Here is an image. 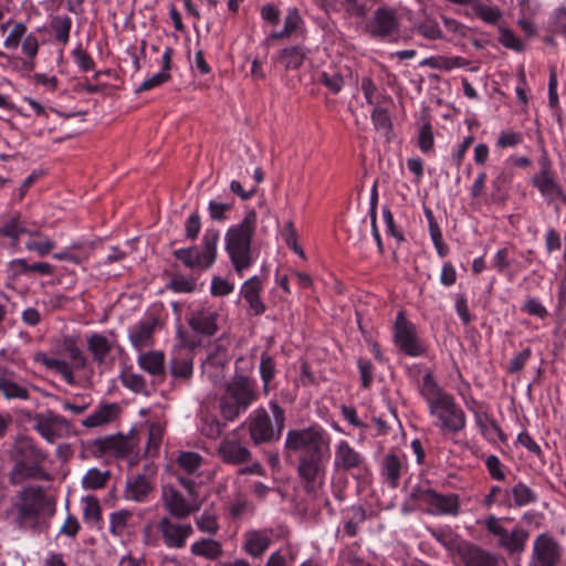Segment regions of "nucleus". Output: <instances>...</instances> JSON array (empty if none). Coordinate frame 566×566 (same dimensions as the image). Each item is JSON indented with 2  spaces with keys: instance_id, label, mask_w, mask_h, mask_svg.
Listing matches in <instances>:
<instances>
[{
  "instance_id": "f257e3e1",
  "label": "nucleus",
  "mask_w": 566,
  "mask_h": 566,
  "mask_svg": "<svg viewBox=\"0 0 566 566\" xmlns=\"http://www.w3.org/2000/svg\"><path fill=\"white\" fill-rule=\"evenodd\" d=\"M329 448L331 437L318 424L291 429L286 432L284 453L297 455V474L305 492L312 496H316L324 485Z\"/></svg>"
},
{
  "instance_id": "f03ea898",
  "label": "nucleus",
  "mask_w": 566,
  "mask_h": 566,
  "mask_svg": "<svg viewBox=\"0 0 566 566\" xmlns=\"http://www.w3.org/2000/svg\"><path fill=\"white\" fill-rule=\"evenodd\" d=\"M13 509L19 527H48L56 512V496L50 488L29 484L17 492Z\"/></svg>"
},
{
  "instance_id": "7ed1b4c3",
  "label": "nucleus",
  "mask_w": 566,
  "mask_h": 566,
  "mask_svg": "<svg viewBox=\"0 0 566 566\" xmlns=\"http://www.w3.org/2000/svg\"><path fill=\"white\" fill-rule=\"evenodd\" d=\"M418 388L428 403L430 415L438 419L437 424L443 432L455 433L464 429V411L455 403L453 396L438 385L432 370L424 373Z\"/></svg>"
},
{
  "instance_id": "20e7f679",
  "label": "nucleus",
  "mask_w": 566,
  "mask_h": 566,
  "mask_svg": "<svg viewBox=\"0 0 566 566\" xmlns=\"http://www.w3.org/2000/svg\"><path fill=\"white\" fill-rule=\"evenodd\" d=\"M11 458L13 465L9 473V482L12 485L22 484L28 480H52V475L43 469L46 454L31 438H18L12 447Z\"/></svg>"
},
{
  "instance_id": "39448f33",
  "label": "nucleus",
  "mask_w": 566,
  "mask_h": 566,
  "mask_svg": "<svg viewBox=\"0 0 566 566\" xmlns=\"http://www.w3.org/2000/svg\"><path fill=\"white\" fill-rule=\"evenodd\" d=\"M256 228V212L249 210L243 220L228 229L226 233V250L238 274L249 269L253 263L251 242Z\"/></svg>"
},
{
  "instance_id": "423d86ee",
  "label": "nucleus",
  "mask_w": 566,
  "mask_h": 566,
  "mask_svg": "<svg viewBox=\"0 0 566 566\" xmlns=\"http://www.w3.org/2000/svg\"><path fill=\"white\" fill-rule=\"evenodd\" d=\"M272 417L264 408L250 413L247 427L255 446L279 441L285 427V410L276 402L270 401Z\"/></svg>"
},
{
  "instance_id": "0eeeda50",
  "label": "nucleus",
  "mask_w": 566,
  "mask_h": 566,
  "mask_svg": "<svg viewBox=\"0 0 566 566\" xmlns=\"http://www.w3.org/2000/svg\"><path fill=\"white\" fill-rule=\"evenodd\" d=\"M255 385L244 375H235L220 399V412L227 421L235 420L256 399Z\"/></svg>"
},
{
  "instance_id": "6e6552de",
  "label": "nucleus",
  "mask_w": 566,
  "mask_h": 566,
  "mask_svg": "<svg viewBox=\"0 0 566 566\" xmlns=\"http://www.w3.org/2000/svg\"><path fill=\"white\" fill-rule=\"evenodd\" d=\"M219 238L220 233L217 229H207L202 237L201 249L197 245L181 248L175 250L172 255L192 271L208 270L217 260Z\"/></svg>"
},
{
  "instance_id": "1a4fd4ad",
  "label": "nucleus",
  "mask_w": 566,
  "mask_h": 566,
  "mask_svg": "<svg viewBox=\"0 0 566 566\" xmlns=\"http://www.w3.org/2000/svg\"><path fill=\"white\" fill-rule=\"evenodd\" d=\"M448 549L453 551L464 566H500V559L493 552L470 541L447 539L444 535H434Z\"/></svg>"
},
{
  "instance_id": "9d476101",
  "label": "nucleus",
  "mask_w": 566,
  "mask_h": 566,
  "mask_svg": "<svg viewBox=\"0 0 566 566\" xmlns=\"http://www.w3.org/2000/svg\"><path fill=\"white\" fill-rule=\"evenodd\" d=\"M410 499L426 504L427 513L431 515L457 516L460 513V496L455 493L441 494L431 488L416 486L410 492Z\"/></svg>"
},
{
  "instance_id": "9b49d317",
  "label": "nucleus",
  "mask_w": 566,
  "mask_h": 566,
  "mask_svg": "<svg viewBox=\"0 0 566 566\" xmlns=\"http://www.w3.org/2000/svg\"><path fill=\"white\" fill-rule=\"evenodd\" d=\"M161 501L163 506L169 514L178 520L188 517L201 507L199 499L182 494L172 484H164L161 486Z\"/></svg>"
},
{
  "instance_id": "f8f14e48",
  "label": "nucleus",
  "mask_w": 566,
  "mask_h": 566,
  "mask_svg": "<svg viewBox=\"0 0 566 566\" xmlns=\"http://www.w3.org/2000/svg\"><path fill=\"white\" fill-rule=\"evenodd\" d=\"M538 164L541 169L532 178L533 186L538 189L547 202L559 201L565 203L566 196L562 186L554 178L551 160L545 153L541 156Z\"/></svg>"
},
{
  "instance_id": "ddd939ff",
  "label": "nucleus",
  "mask_w": 566,
  "mask_h": 566,
  "mask_svg": "<svg viewBox=\"0 0 566 566\" xmlns=\"http://www.w3.org/2000/svg\"><path fill=\"white\" fill-rule=\"evenodd\" d=\"M396 345L409 356H419L424 353V347L419 342L416 326L409 322L402 312H399L395 324Z\"/></svg>"
},
{
  "instance_id": "4468645a",
  "label": "nucleus",
  "mask_w": 566,
  "mask_h": 566,
  "mask_svg": "<svg viewBox=\"0 0 566 566\" xmlns=\"http://www.w3.org/2000/svg\"><path fill=\"white\" fill-rule=\"evenodd\" d=\"M136 444L137 441L133 434L126 437L123 434L107 436L92 442L95 455L103 457L107 454L116 458L127 457L134 451Z\"/></svg>"
},
{
  "instance_id": "2eb2a0df",
  "label": "nucleus",
  "mask_w": 566,
  "mask_h": 566,
  "mask_svg": "<svg viewBox=\"0 0 566 566\" xmlns=\"http://www.w3.org/2000/svg\"><path fill=\"white\" fill-rule=\"evenodd\" d=\"M33 420L34 429L49 442L62 437L69 429L67 420L52 410L35 413Z\"/></svg>"
},
{
  "instance_id": "dca6fc26",
  "label": "nucleus",
  "mask_w": 566,
  "mask_h": 566,
  "mask_svg": "<svg viewBox=\"0 0 566 566\" xmlns=\"http://www.w3.org/2000/svg\"><path fill=\"white\" fill-rule=\"evenodd\" d=\"M559 558V545L548 534L538 535L534 542L531 566H556Z\"/></svg>"
},
{
  "instance_id": "f3484780",
  "label": "nucleus",
  "mask_w": 566,
  "mask_h": 566,
  "mask_svg": "<svg viewBox=\"0 0 566 566\" xmlns=\"http://www.w3.org/2000/svg\"><path fill=\"white\" fill-rule=\"evenodd\" d=\"M158 530L168 547L181 548L187 538L193 533L190 524H176L169 517H163L158 523Z\"/></svg>"
},
{
  "instance_id": "a211bd4d",
  "label": "nucleus",
  "mask_w": 566,
  "mask_h": 566,
  "mask_svg": "<svg viewBox=\"0 0 566 566\" xmlns=\"http://www.w3.org/2000/svg\"><path fill=\"white\" fill-rule=\"evenodd\" d=\"M399 22L396 13L391 10L379 8L375 11L373 20L368 24L370 34L375 38L386 39L397 33Z\"/></svg>"
},
{
  "instance_id": "6ab92c4d",
  "label": "nucleus",
  "mask_w": 566,
  "mask_h": 566,
  "mask_svg": "<svg viewBox=\"0 0 566 566\" xmlns=\"http://www.w3.org/2000/svg\"><path fill=\"white\" fill-rule=\"evenodd\" d=\"M217 453L227 464L240 465L251 461L250 450L234 439H224L220 442Z\"/></svg>"
},
{
  "instance_id": "aec40b11",
  "label": "nucleus",
  "mask_w": 566,
  "mask_h": 566,
  "mask_svg": "<svg viewBox=\"0 0 566 566\" xmlns=\"http://www.w3.org/2000/svg\"><path fill=\"white\" fill-rule=\"evenodd\" d=\"M218 314L208 308L195 310L189 313L187 322L198 334L213 336L218 331Z\"/></svg>"
},
{
  "instance_id": "412c9836",
  "label": "nucleus",
  "mask_w": 566,
  "mask_h": 566,
  "mask_svg": "<svg viewBox=\"0 0 566 566\" xmlns=\"http://www.w3.org/2000/svg\"><path fill=\"white\" fill-rule=\"evenodd\" d=\"M364 463V457L350 447L347 441L343 440L336 446L334 455L335 470L350 471L360 469Z\"/></svg>"
},
{
  "instance_id": "4be33fe9",
  "label": "nucleus",
  "mask_w": 566,
  "mask_h": 566,
  "mask_svg": "<svg viewBox=\"0 0 566 566\" xmlns=\"http://www.w3.org/2000/svg\"><path fill=\"white\" fill-rule=\"evenodd\" d=\"M169 373L172 378L189 381L193 374V357L190 353L178 350L169 363Z\"/></svg>"
},
{
  "instance_id": "5701e85b",
  "label": "nucleus",
  "mask_w": 566,
  "mask_h": 566,
  "mask_svg": "<svg viewBox=\"0 0 566 566\" xmlns=\"http://www.w3.org/2000/svg\"><path fill=\"white\" fill-rule=\"evenodd\" d=\"M407 470L403 460L394 452L386 454L381 463V474L391 489L399 485L401 473Z\"/></svg>"
},
{
  "instance_id": "b1692460",
  "label": "nucleus",
  "mask_w": 566,
  "mask_h": 566,
  "mask_svg": "<svg viewBox=\"0 0 566 566\" xmlns=\"http://www.w3.org/2000/svg\"><path fill=\"white\" fill-rule=\"evenodd\" d=\"M156 324L157 319L151 318L148 321H140L130 328L128 337L136 349L142 350L143 348L151 345Z\"/></svg>"
},
{
  "instance_id": "393cba45",
  "label": "nucleus",
  "mask_w": 566,
  "mask_h": 566,
  "mask_svg": "<svg viewBox=\"0 0 566 566\" xmlns=\"http://www.w3.org/2000/svg\"><path fill=\"white\" fill-rule=\"evenodd\" d=\"M153 489L154 485L148 478L137 474L127 479L125 497L135 502H144Z\"/></svg>"
},
{
  "instance_id": "a878e982",
  "label": "nucleus",
  "mask_w": 566,
  "mask_h": 566,
  "mask_svg": "<svg viewBox=\"0 0 566 566\" xmlns=\"http://www.w3.org/2000/svg\"><path fill=\"white\" fill-rule=\"evenodd\" d=\"M112 349L113 342L105 335L94 333L87 337V350L91 353L93 360L98 365L106 363Z\"/></svg>"
},
{
  "instance_id": "bb28decb",
  "label": "nucleus",
  "mask_w": 566,
  "mask_h": 566,
  "mask_svg": "<svg viewBox=\"0 0 566 566\" xmlns=\"http://www.w3.org/2000/svg\"><path fill=\"white\" fill-rule=\"evenodd\" d=\"M270 544L271 537L266 531H250L244 535V549L253 557L262 556Z\"/></svg>"
},
{
  "instance_id": "cd10ccee",
  "label": "nucleus",
  "mask_w": 566,
  "mask_h": 566,
  "mask_svg": "<svg viewBox=\"0 0 566 566\" xmlns=\"http://www.w3.org/2000/svg\"><path fill=\"white\" fill-rule=\"evenodd\" d=\"M119 412V406L115 402L104 403L98 409L82 421L86 428H95L112 422Z\"/></svg>"
},
{
  "instance_id": "c85d7f7f",
  "label": "nucleus",
  "mask_w": 566,
  "mask_h": 566,
  "mask_svg": "<svg viewBox=\"0 0 566 566\" xmlns=\"http://www.w3.org/2000/svg\"><path fill=\"white\" fill-rule=\"evenodd\" d=\"M139 367L155 377L165 375V355L160 350H151L140 354L138 357Z\"/></svg>"
},
{
  "instance_id": "c756f323",
  "label": "nucleus",
  "mask_w": 566,
  "mask_h": 566,
  "mask_svg": "<svg viewBox=\"0 0 566 566\" xmlns=\"http://www.w3.org/2000/svg\"><path fill=\"white\" fill-rule=\"evenodd\" d=\"M476 426L481 433L489 440L495 441L497 438L500 441L505 442L506 436L501 430L499 423L491 418L488 413H478L475 417Z\"/></svg>"
},
{
  "instance_id": "7c9ffc66",
  "label": "nucleus",
  "mask_w": 566,
  "mask_h": 566,
  "mask_svg": "<svg viewBox=\"0 0 566 566\" xmlns=\"http://www.w3.org/2000/svg\"><path fill=\"white\" fill-rule=\"evenodd\" d=\"M528 536L530 532L527 530L515 526L502 543V548L511 555L520 554L524 552Z\"/></svg>"
},
{
  "instance_id": "2f4dec72",
  "label": "nucleus",
  "mask_w": 566,
  "mask_h": 566,
  "mask_svg": "<svg viewBox=\"0 0 566 566\" xmlns=\"http://www.w3.org/2000/svg\"><path fill=\"white\" fill-rule=\"evenodd\" d=\"M318 82L331 93L338 94L345 84L344 72L338 67H328L319 73Z\"/></svg>"
},
{
  "instance_id": "473e14b6",
  "label": "nucleus",
  "mask_w": 566,
  "mask_h": 566,
  "mask_svg": "<svg viewBox=\"0 0 566 566\" xmlns=\"http://www.w3.org/2000/svg\"><path fill=\"white\" fill-rule=\"evenodd\" d=\"M191 553L196 556H202L208 559H217L222 555L223 551L218 541L203 538L191 545Z\"/></svg>"
},
{
  "instance_id": "72a5a7b5",
  "label": "nucleus",
  "mask_w": 566,
  "mask_h": 566,
  "mask_svg": "<svg viewBox=\"0 0 566 566\" xmlns=\"http://www.w3.org/2000/svg\"><path fill=\"white\" fill-rule=\"evenodd\" d=\"M63 348L66 352L72 366L76 370L85 368L87 359L82 349L77 346V343L73 337H65L63 339Z\"/></svg>"
},
{
  "instance_id": "f704fd0d",
  "label": "nucleus",
  "mask_w": 566,
  "mask_h": 566,
  "mask_svg": "<svg viewBox=\"0 0 566 566\" xmlns=\"http://www.w3.org/2000/svg\"><path fill=\"white\" fill-rule=\"evenodd\" d=\"M176 464L187 474L196 473L202 464V457L192 451H182L176 458Z\"/></svg>"
},
{
  "instance_id": "c9c22d12",
  "label": "nucleus",
  "mask_w": 566,
  "mask_h": 566,
  "mask_svg": "<svg viewBox=\"0 0 566 566\" xmlns=\"http://www.w3.org/2000/svg\"><path fill=\"white\" fill-rule=\"evenodd\" d=\"M111 478L109 471H101L97 468L90 469L83 476L82 486L85 490H97L106 485Z\"/></svg>"
},
{
  "instance_id": "e433bc0d",
  "label": "nucleus",
  "mask_w": 566,
  "mask_h": 566,
  "mask_svg": "<svg viewBox=\"0 0 566 566\" xmlns=\"http://www.w3.org/2000/svg\"><path fill=\"white\" fill-rule=\"evenodd\" d=\"M28 232L24 221L21 220L20 214H15L8 220H4L0 227V235L18 241L19 237Z\"/></svg>"
},
{
  "instance_id": "4c0bfd02",
  "label": "nucleus",
  "mask_w": 566,
  "mask_h": 566,
  "mask_svg": "<svg viewBox=\"0 0 566 566\" xmlns=\"http://www.w3.org/2000/svg\"><path fill=\"white\" fill-rule=\"evenodd\" d=\"M461 4L471 7L474 13L488 23H495L501 17L496 8L483 4L480 0H465Z\"/></svg>"
},
{
  "instance_id": "58836bf2",
  "label": "nucleus",
  "mask_w": 566,
  "mask_h": 566,
  "mask_svg": "<svg viewBox=\"0 0 566 566\" xmlns=\"http://www.w3.org/2000/svg\"><path fill=\"white\" fill-rule=\"evenodd\" d=\"M42 361L46 368L60 374L69 385H74L76 382L73 373V369L75 368L72 364L56 358H43Z\"/></svg>"
},
{
  "instance_id": "ea45409f",
  "label": "nucleus",
  "mask_w": 566,
  "mask_h": 566,
  "mask_svg": "<svg viewBox=\"0 0 566 566\" xmlns=\"http://www.w3.org/2000/svg\"><path fill=\"white\" fill-rule=\"evenodd\" d=\"M72 20L67 15H56L51 21V29L54 32V39L62 44H66L70 38Z\"/></svg>"
},
{
  "instance_id": "a19ab883",
  "label": "nucleus",
  "mask_w": 566,
  "mask_h": 566,
  "mask_svg": "<svg viewBox=\"0 0 566 566\" xmlns=\"http://www.w3.org/2000/svg\"><path fill=\"white\" fill-rule=\"evenodd\" d=\"M0 391L7 399H28L29 391L27 388L9 380L6 378H0Z\"/></svg>"
},
{
  "instance_id": "79ce46f5",
  "label": "nucleus",
  "mask_w": 566,
  "mask_h": 566,
  "mask_svg": "<svg viewBox=\"0 0 566 566\" xmlns=\"http://www.w3.org/2000/svg\"><path fill=\"white\" fill-rule=\"evenodd\" d=\"M120 380L126 388L135 392L146 391L147 385L145 378L139 374H135L130 369H126L122 373Z\"/></svg>"
},
{
  "instance_id": "37998d69",
  "label": "nucleus",
  "mask_w": 566,
  "mask_h": 566,
  "mask_svg": "<svg viewBox=\"0 0 566 566\" xmlns=\"http://www.w3.org/2000/svg\"><path fill=\"white\" fill-rule=\"evenodd\" d=\"M163 428L157 423H151L148 428V438L146 444V453L154 457L158 453L163 441Z\"/></svg>"
},
{
  "instance_id": "c03bdc74",
  "label": "nucleus",
  "mask_w": 566,
  "mask_h": 566,
  "mask_svg": "<svg viewBox=\"0 0 566 566\" xmlns=\"http://www.w3.org/2000/svg\"><path fill=\"white\" fill-rule=\"evenodd\" d=\"M484 525L486 531L497 538V545L502 548V543L507 538L510 531H507L500 518L490 515L485 518Z\"/></svg>"
},
{
  "instance_id": "a18cd8bd",
  "label": "nucleus",
  "mask_w": 566,
  "mask_h": 566,
  "mask_svg": "<svg viewBox=\"0 0 566 566\" xmlns=\"http://www.w3.org/2000/svg\"><path fill=\"white\" fill-rule=\"evenodd\" d=\"M514 503L517 506H524L534 503L537 500L536 494L524 483H517L512 489Z\"/></svg>"
},
{
  "instance_id": "49530a36",
  "label": "nucleus",
  "mask_w": 566,
  "mask_h": 566,
  "mask_svg": "<svg viewBox=\"0 0 566 566\" xmlns=\"http://www.w3.org/2000/svg\"><path fill=\"white\" fill-rule=\"evenodd\" d=\"M83 517L86 522L97 523L102 518V510L98 500L93 495L84 497Z\"/></svg>"
},
{
  "instance_id": "de8ad7c7",
  "label": "nucleus",
  "mask_w": 566,
  "mask_h": 566,
  "mask_svg": "<svg viewBox=\"0 0 566 566\" xmlns=\"http://www.w3.org/2000/svg\"><path fill=\"white\" fill-rule=\"evenodd\" d=\"M513 170L503 169L493 180L492 186L494 189L493 196L496 198H503L512 182Z\"/></svg>"
},
{
  "instance_id": "09e8293b",
  "label": "nucleus",
  "mask_w": 566,
  "mask_h": 566,
  "mask_svg": "<svg viewBox=\"0 0 566 566\" xmlns=\"http://www.w3.org/2000/svg\"><path fill=\"white\" fill-rule=\"evenodd\" d=\"M281 60L286 69H298L304 61V54L297 46L284 49L281 52Z\"/></svg>"
},
{
  "instance_id": "8fccbe9b",
  "label": "nucleus",
  "mask_w": 566,
  "mask_h": 566,
  "mask_svg": "<svg viewBox=\"0 0 566 566\" xmlns=\"http://www.w3.org/2000/svg\"><path fill=\"white\" fill-rule=\"evenodd\" d=\"M224 428L226 423L221 422L219 419L214 417H207L202 421L201 432L209 439H218L223 432Z\"/></svg>"
},
{
  "instance_id": "3c124183",
  "label": "nucleus",
  "mask_w": 566,
  "mask_h": 566,
  "mask_svg": "<svg viewBox=\"0 0 566 566\" xmlns=\"http://www.w3.org/2000/svg\"><path fill=\"white\" fill-rule=\"evenodd\" d=\"M130 516H132V513L126 510H122V511L112 513L111 521H109L111 533L115 536H122L123 532L127 525V521Z\"/></svg>"
},
{
  "instance_id": "603ef678",
  "label": "nucleus",
  "mask_w": 566,
  "mask_h": 566,
  "mask_svg": "<svg viewBox=\"0 0 566 566\" xmlns=\"http://www.w3.org/2000/svg\"><path fill=\"white\" fill-rule=\"evenodd\" d=\"M168 287L177 293H192L196 290V281L184 275H174Z\"/></svg>"
},
{
  "instance_id": "864d4df0",
  "label": "nucleus",
  "mask_w": 566,
  "mask_h": 566,
  "mask_svg": "<svg viewBox=\"0 0 566 566\" xmlns=\"http://www.w3.org/2000/svg\"><path fill=\"white\" fill-rule=\"evenodd\" d=\"M275 373V364L271 356L262 354L260 363V374L264 382V389H268L270 381L273 379Z\"/></svg>"
},
{
  "instance_id": "5fc2aeb1",
  "label": "nucleus",
  "mask_w": 566,
  "mask_h": 566,
  "mask_svg": "<svg viewBox=\"0 0 566 566\" xmlns=\"http://www.w3.org/2000/svg\"><path fill=\"white\" fill-rule=\"evenodd\" d=\"M417 31L428 40L442 38V31L434 20H426L417 25Z\"/></svg>"
},
{
  "instance_id": "6e6d98bb",
  "label": "nucleus",
  "mask_w": 566,
  "mask_h": 566,
  "mask_svg": "<svg viewBox=\"0 0 566 566\" xmlns=\"http://www.w3.org/2000/svg\"><path fill=\"white\" fill-rule=\"evenodd\" d=\"M499 41L501 44H503L505 48L512 49L514 51H523L524 50V43L521 39H518L511 30L509 29H501L500 30V36Z\"/></svg>"
},
{
  "instance_id": "4d7b16f0",
  "label": "nucleus",
  "mask_w": 566,
  "mask_h": 566,
  "mask_svg": "<svg viewBox=\"0 0 566 566\" xmlns=\"http://www.w3.org/2000/svg\"><path fill=\"white\" fill-rule=\"evenodd\" d=\"M433 143L434 138L432 126L431 124L426 123L420 127L418 136V146L423 153H427L432 149Z\"/></svg>"
},
{
  "instance_id": "13d9d810",
  "label": "nucleus",
  "mask_w": 566,
  "mask_h": 566,
  "mask_svg": "<svg viewBox=\"0 0 566 566\" xmlns=\"http://www.w3.org/2000/svg\"><path fill=\"white\" fill-rule=\"evenodd\" d=\"M549 28L553 33L566 38V8H559L555 11L551 18Z\"/></svg>"
},
{
  "instance_id": "bf43d9fd",
  "label": "nucleus",
  "mask_w": 566,
  "mask_h": 566,
  "mask_svg": "<svg viewBox=\"0 0 566 566\" xmlns=\"http://www.w3.org/2000/svg\"><path fill=\"white\" fill-rule=\"evenodd\" d=\"M25 32L27 27L23 23H15L4 40V46L11 50L17 49Z\"/></svg>"
},
{
  "instance_id": "052dcab7",
  "label": "nucleus",
  "mask_w": 566,
  "mask_h": 566,
  "mask_svg": "<svg viewBox=\"0 0 566 566\" xmlns=\"http://www.w3.org/2000/svg\"><path fill=\"white\" fill-rule=\"evenodd\" d=\"M532 356V350L530 348L523 349L521 353L515 355L511 360L506 368L510 374H518L528 361Z\"/></svg>"
},
{
  "instance_id": "680f3d73",
  "label": "nucleus",
  "mask_w": 566,
  "mask_h": 566,
  "mask_svg": "<svg viewBox=\"0 0 566 566\" xmlns=\"http://www.w3.org/2000/svg\"><path fill=\"white\" fill-rule=\"evenodd\" d=\"M344 10L349 17L363 19L367 14V7L359 0H342Z\"/></svg>"
},
{
  "instance_id": "e2e57ef3",
  "label": "nucleus",
  "mask_w": 566,
  "mask_h": 566,
  "mask_svg": "<svg viewBox=\"0 0 566 566\" xmlns=\"http://www.w3.org/2000/svg\"><path fill=\"white\" fill-rule=\"evenodd\" d=\"M201 229V219L197 211L190 214L185 223V235L187 239L193 241L198 238Z\"/></svg>"
},
{
  "instance_id": "0e129e2a",
  "label": "nucleus",
  "mask_w": 566,
  "mask_h": 566,
  "mask_svg": "<svg viewBox=\"0 0 566 566\" xmlns=\"http://www.w3.org/2000/svg\"><path fill=\"white\" fill-rule=\"evenodd\" d=\"M197 526L201 532L214 535L219 528L217 518L213 514L205 512L198 520Z\"/></svg>"
},
{
  "instance_id": "69168bd1",
  "label": "nucleus",
  "mask_w": 566,
  "mask_h": 566,
  "mask_svg": "<svg viewBox=\"0 0 566 566\" xmlns=\"http://www.w3.org/2000/svg\"><path fill=\"white\" fill-rule=\"evenodd\" d=\"M231 208H232V205H230V203L217 202L214 200L209 201V205H208L209 214L213 221L226 220L227 219L226 213H227V211L231 210Z\"/></svg>"
},
{
  "instance_id": "338daca9",
  "label": "nucleus",
  "mask_w": 566,
  "mask_h": 566,
  "mask_svg": "<svg viewBox=\"0 0 566 566\" xmlns=\"http://www.w3.org/2000/svg\"><path fill=\"white\" fill-rule=\"evenodd\" d=\"M485 465L492 479L497 481H503L505 479L502 463L496 455H489L485 459Z\"/></svg>"
},
{
  "instance_id": "774afa93",
  "label": "nucleus",
  "mask_w": 566,
  "mask_h": 566,
  "mask_svg": "<svg viewBox=\"0 0 566 566\" xmlns=\"http://www.w3.org/2000/svg\"><path fill=\"white\" fill-rule=\"evenodd\" d=\"M358 369L361 378V386L369 388L374 379V366L369 360L364 358L358 359Z\"/></svg>"
}]
</instances>
